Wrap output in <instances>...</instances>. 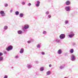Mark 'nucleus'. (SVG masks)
I'll list each match as a JSON object with an SVG mask.
<instances>
[{"instance_id": "f257e3e1", "label": "nucleus", "mask_w": 78, "mask_h": 78, "mask_svg": "<svg viewBox=\"0 0 78 78\" xmlns=\"http://www.w3.org/2000/svg\"><path fill=\"white\" fill-rule=\"evenodd\" d=\"M29 28V26L28 24H25L24 25V27H22V30L23 31H25L27 32V29Z\"/></svg>"}, {"instance_id": "f03ea898", "label": "nucleus", "mask_w": 78, "mask_h": 78, "mask_svg": "<svg viewBox=\"0 0 78 78\" xmlns=\"http://www.w3.org/2000/svg\"><path fill=\"white\" fill-rule=\"evenodd\" d=\"M75 36V34L73 32V31H71L69 33V36L70 38L73 37V36Z\"/></svg>"}, {"instance_id": "7ed1b4c3", "label": "nucleus", "mask_w": 78, "mask_h": 78, "mask_svg": "<svg viewBox=\"0 0 78 78\" xmlns=\"http://www.w3.org/2000/svg\"><path fill=\"white\" fill-rule=\"evenodd\" d=\"M0 14L2 17H5L6 14L5 13V12L1 10L0 11Z\"/></svg>"}, {"instance_id": "20e7f679", "label": "nucleus", "mask_w": 78, "mask_h": 78, "mask_svg": "<svg viewBox=\"0 0 78 78\" xmlns=\"http://www.w3.org/2000/svg\"><path fill=\"white\" fill-rule=\"evenodd\" d=\"M12 48H13V47L12 45L9 46L8 47L6 48V50L9 51H10V50H12Z\"/></svg>"}, {"instance_id": "39448f33", "label": "nucleus", "mask_w": 78, "mask_h": 78, "mask_svg": "<svg viewBox=\"0 0 78 78\" xmlns=\"http://www.w3.org/2000/svg\"><path fill=\"white\" fill-rule=\"evenodd\" d=\"M66 35L64 34H61L59 36V37L60 39H64Z\"/></svg>"}, {"instance_id": "423d86ee", "label": "nucleus", "mask_w": 78, "mask_h": 78, "mask_svg": "<svg viewBox=\"0 0 78 78\" xmlns=\"http://www.w3.org/2000/svg\"><path fill=\"white\" fill-rule=\"evenodd\" d=\"M71 59L72 61H74L76 59V57L75 56V55H72L71 56Z\"/></svg>"}, {"instance_id": "0eeeda50", "label": "nucleus", "mask_w": 78, "mask_h": 78, "mask_svg": "<svg viewBox=\"0 0 78 78\" xmlns=\"http://www.w3.org/2000/svg\"><path fill=\"white\" fill-rule=\"evenodd\" d=\"M65 9L66 11H70L71 10L70 6H66L65 8Z\"/></svg>"}, {"instance_id": "6e6552de", "label": "nucleus", "mask_w": 78, "mask_h": 78, "mask_svg": "<svg viewBox=\"0 0 78 78\" xmlns=\"http://www.w3.org/2000/svg\"><path fill=\"white\" fill-rule=\"evenodd\" d=\"M62 50L61 49H59L57 51V53L58 55H61L62 54Z\"/></svg>"}, {"instance_id": "1a4fd4ad", "label": "nucleus", "mask_w": 78, "mask_h": 78, "mask_svg": "<svg viewBox=\"0 0 78 78\" xmlns=\"http://www.w3.org/2000/svg\"><path fill=\"white\" fill-rule=\"evenodd\" d=\"M27 67L28 69H30L32 67V65L30 64H28L27 65Z\"/></svg>"}, {"instance_id": "9d476101", "label": "nucleus", "mask_w": 78, "mask_h": 78, "mask_svg": "<svg viewBox=\"0 0 78 78\" xmlns=\"http://www.w3.org/2000/svg\"><path fill=\"white\" fill-rule=\"evenodd\" d=\"M70 4V1H67L66 2H65V4L66 5H69Z\"/></svg>"}, {"instance_id": "9b49d317", "label": "nucleus", "mask_w": 78, "mask_h": 78, "mask_svg": "<svg viewBox=\"0 0 78 78\" xmlns=\"http://www.w3.org/2000/svg\"><path fill=\"white\" fill-rule=\"evenodd\" d=\"M55 41L56 43H59L60 42V40L58 39V38H56L55 39Z\"/></svg>"}, {"instance_id": "f8f14e48", "label": "nucleus", "mask_w": 78, "mask_h": 78, "mask_svg": "<svg viewBox=\"0 0 78 78\" xmlns=\"http://www.w3.org/2000/svg\"><path fill=\"white\" fill-rule=\"evenodd\" d=\"M40 4V1H38L37 2V4H36V6L37 7H39Z\"/></svg>"}, {"instance_id": "ddd939ff", "label": "nucleus", "mask_w": 78, "mask_h": 78, "mask_svg": "<svg viewBox=\"0 0 78 78\" xmlns=\"http://www.w3.org/2000/svg\"><path fill=\"white\" fill-rule=\"evenodd\" d=\"M64 67H65V66H64V65H62L60 66L59 69H63L64 68Z\"/></svg>"}, {"instance_id": "4468645a", "label": "nucleus", "mask_w": 78, "mask_h": 78, "mask_svg": "<svg viewBox=\"0 0 78 78\" xmlns=\"http://www.w3.org/2000/svg\"><path fill=\"white\" fill-rule=\"evenodd\" d=\"M22 33H23V32L21 30H19L18 31V34H22Z\"/></svg>"}, {"instance_id": "2eb2a0df", "label": "nucleus", "mask_w": 78, "mask_h": 78, "mask_svg": "<svg viewBox=\"0 0 78 78\" xmlns=\"http://www.w3.org/2000/svg\"><path fill=\"white\" fill-rule=\"evenodd\" d=\"M24 51V50H23V48H22L21 49L20 51V53H23Z\"/></svg>"}, {"instance_id": "dca6fc26", "label": "nucleus", "mask_w": 78, "mask_h": 78, "mask_svg": "<svg viewBox=\"0 0 78 78\" xmlns=\"http://www.w3.org/2000/svg\"><path fill=\"white\" fill-rule=\"evenodd\" d=\"M8 26H5L4 27L3 30H6L8 29Z\"/></svg>"}, {"instance_id": "f3484780", "label": "nucleus", "mask_w": 78, "mask_h": 78, "mask_svg": "<svg viewBox=\"0 0 78 78\" xmlns=\"http://www.w3.org/2000/svg\"><path fill=\"white\" fill-rule=\"evenodd\" d=\"M50 74H51V71H49L46 73L47 75H50Z\"/></svg>"}, {"instance_id": "a211bd4d", "label": "nucleus", "mask_w": 78, "mask_h": 78, "mask_svg": "<svg viewBox=\"0 0 78 78\" xmlns=\"http://www.w3.org/2000/svg\"><path fill=\"white\" fill-rule=\"evenodd\" d=\"M20 17L22 18L23 17V13H20L19 14Z\"/></svg>"}, {"instance_id": "6ab92c4d", "label": "nucleus", "mask_w": 78, "mask_h": 78, "mask_svg": "<svg viewBox=\"0 0 78 78\" xmlns=\"http://www.w3.org/2000/svg\"><path fill=\"white\" fill-rule=\"evenodd\" d=\"M3 60V57L2 56H0V62Z\"/></svg>"}, {"instance_id": "aec40b11", "label": "nucleus", "mask_w": 78, "mask_h": 78, "mask_svg": "<svg viewBox=\"0 0 78 78\" xmlns=\"http://www.w3.org/2000/svg\"><path fill=\"white\" fill-rule=\"evenodd\" d=\"M73 52H74V50H73V49H71L70 51V52L71 53H73Z\"/></svg>"}, {"instance_id": "412c9836", "label": "nucleus", "mask_w": 78, "mask_h": 78, "mask_svg": "<svg viewBox=\"0 0 78 78\" xmlns=\"http://www.w3.org/2000/svg\"><path fill=\"white\" fill-rule=\"evenodd\" d=\"M15 13L16 16H18V15L19 14V12L18 11H16Z\"/></svg>"}, {"instance_id": "4be33fe9", "label": "nucleus", "mask_w": 78, "mask_h": 78, "mask_svg": "<svg viewBox=\"0 0 78 78\" xmlns=\"http://www.w3.org/2000/svg\"><path fill=\"white\" fill-rule=\"evenodd\" d=\"M37 48H40L41 47V45L40 44H38L37 45Z\"/></svg>"}, {"instance_id": "5701e85b", "label": "nucleus", "mask_w": 78, "mask_h": 78, "mask_svg": "<svg viewBox=\"0 0 78 78\" xmlns=\"http://www.w3.org/2000/svg\"><path fill=\"white\" fill-rule=\"evenodd\" d=\"M40 71H43V70H44V68L43 67H42L40 68Z\"/></svg>"}, {"instance_id": "b1692460", "label": "nucleus", "mask_w": 78, "mask_h": 78, "mask_svg": "<svg viewBox=\"0 0 78 78\" xmlns=\"http://www.w3.org/2000/svg\"><path fill=\"white\" fill-rule=\"evenodd\" d=\"M25 2H22L21 4L23 5H25Z\"/></svg>"}, {"instance_id": "393cba45", "label": "nucleus", "mask_w": 78, "mask_h": 78, "mask_svg": "<svg viewBox=\"0 0 78 78\" xmlns=\"http://www.w3.org/2000/svg\"><path fill=\"white\" fill-rule=\"evenodd\" d=\"M65 24H67V23H69V21H68V20H66L65 21Z\"/></svg>"}, {"instance_id": "a878e982", "label": "nucleus", "mask_w": 78, "mask_h": 78, "mask_svg": "<svg viewBox=\"0 0 78 78\" xmlns=\"http://www.w3.org/2000/svg\"><path fill=\"white\" fill-rule=\"evenodd\" d=\"M49 14V12L48 11H47L45 13V14H46V15H48Z\"/></svg>"}, {"instance_id": "bb28decb", "label": "nucleus", "mask_w": 78, "mask_h": 78, "mask_svg": "<svg viewBox=\"0 0 78 78\" xmlns=\"http://www.w3.org/2000/svg\"><path fill=\"white\" fill-rule=\"evenodd\" d=\"M8 76L7 75H5L4 77H3V78H8Z\"/></svg>"}, {"instance_id": "cd10ccee", "label": "nucleus", "mask_w": 78, "mask_h": 78, "mask_svg": "<svg viewBox=\"0 0 78 78\" xmlns=\"http://www.w3.org/2000/svg\"><path fill=\"white\" fill-rule=\"evenodd\" d=\"M43 34H47V32H46V31H44L43 32Z\"/></svg>"}, {"instance_id": "c85d7f7f", "label": "nucleus", "mask_w": 78, "mask_h": 78, "mask_svg": "<svg viewBox=\"0 0 78 78\" xmlns=\"http://www.w3.org/2000/svg\"><path fill=\"white\" fill-rule=\"evenodd\" d=\"M15 58H16V59H17V58H19V56H18V55H16L15 57Z\"/></svg>"}, {"instance_id": "c756f323", "label": "nucleus", "mask_w": 78, "mask_h": 78, "mask_svg": "<svg viewBox=\"0 0 78 78\" xmlns=\"http://www.w3.org/2000/svg\"><path fill=\"white\" fill-rule=\"evenodd\" d=\"M41 53L42 55H45V52H42Z\"/></svg>"}, {"instance_id": "7c9ffc66", "label": "nucleus", "mask_w": 78, "mask_h": 78, "mask_svg": "<svg viewBox=\"0 0 78 78\" xmlns=\"http://www.w3.org/2000/svg\"><path fill=\"white\" fill-rule=\"evenodd\" d=\"M4 6L5 7H7V6H8V5L7 4H4Z\"/></svg>"}, {"instance_id": "2f4dec72", "label": "nucleus", "mask_w": 78, "mask_h": 78, "mask_svg": "<svg viewBox=\"0 0 78 78\" xmlns=\"http://www.w3.org/2000/svg\"><path fill=\"white\" fill-rule=\"evenodd\" d=\"M3 53L1 52H0V56H3Z\"/></svg>"}, {"instance_id": "473e14b6", "label": "nucleus", "mask_w": 78, "mask_h": 78, "mask_svg": "<svg viewBox=\"0 0 78 78\" xmlns=\"http://www.w3.org/2000/svg\"><path fill=\"white\" fill-rule=\"evenodd\" d=\"M31 5V4L30 3H29L28 4V6H30Z\"/></svg>"}, {"instance_id": "72a5a7b5", "label": "nucleus", "mask_w": 78, "mask_h": 78, "mask_svg": "<svg viewBox=\"0 0 78 78\" xmlns=\"http://www.w3.org/2000/svg\"><path fill=\"white\" fill-rule=\"evenodd\" d=\"M27 43H28V44H30V43H31V41H27Z\"/></svg>"}, {"instance_id": "f704fd0d", "label": "nucleus", "mask_w": 78, "mask_h": 78, "mask_svg": "<svg viewBox=\"0 0 78 78\" xmlns=\"http://www.w3.org/2000/svg\"><path fill=\"white\" fill-rule=\"evenodd\" d=\"M48 18H51V15H48Z\"/></svg>"}, {"instance_id": "c9c22d12", "label": "nucleus", "mask_w": 78, "mask_h": 78, "mask_svg": "<svg viewBox=\"0 0 78 78\" xmlns=\"http://www.w3.org/2000/svg\"><path fill=\"white\" fill-rule=\"evenodd\" d=\"M35 63H36V64H39V62L37 61H36Z\"/></svg>"}, {"instance_id": "e433bc0d", "label": "nucleus", "mask_w": 78, "mask_h": 78, "mask_svg": "<svg viewBox=\"0 0 78 78\" xmlns=\"http://www.w3.org/2000/svg\"><path fill=\"white\" fill-rule=\"evenodd\" d=\"M65 56H67L68 55V53H66L65 54Z\"/></svg>"}, {"instance_id": "4c0bfd02", "label": "nucleus", "mask_w": 78, "mask_h": 78, "mask_svg": "<svg viewBox=\"0 0 78 78\" xmlns=\"http://www.w3.org/2000/svg\"><path fill=\"white\" fill-rule=\"evenodd\" d=\"M12 12V10H10V12H11H11Z\"/></svg>"}, {"instance_id": "58836bf2", "label": "nucleus", "mask_w": 78, "mask_h": 78, "mask_svg": "<svg viewBox=\"0 0 78 78\" xmlns=\"http://www.w3.org/2000/svg\"><path fill=\"white\" fill-rule=\"evenodd\" d=\"M49 67H51V64H50L49 65Z\"/></svg>"}, {"instance_id": "ea45409f", "label": "nucleus", "mask_w": 78, "mask_h": 78, "mask_svg": "<svg viewBox=\"0 0 78 78\" xmlns=\"http://www.w3.org/2000/svg\"><path fill=\"white\" fill-rule=\"evenodd\" d=\"M30 41H31L32 42H33V40L31 39L30 40Z\"/></svg>"}, {"instance_id": "a19ab883", "label": "nucleus", "mask_w": 78, "mask_h": 78, "mask_svg": "<svg viewBox=\"0 0 78 78\" xmlns=\"http://www.w3.org/2000/svg\"><path fill=\"white\" fill-rule=\"evenodd\" d=\"M11 69H14V67H11Z\"/></svg>"}, {"instance_id": "79ce46f5", "label": "nucleus", "mask_w": 78, "mask_h": 78, "mask_svg": "<svg viewBox=\"0 0 78 78\" xmlns=\"http://www.w3.org/2000/svg\"><path fill=\"white\" fill-rule=\"evenodd\" d=\"M4 53H5V54H6V51H5L4 52Z\"/></svg>"}]
</instances>
